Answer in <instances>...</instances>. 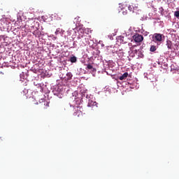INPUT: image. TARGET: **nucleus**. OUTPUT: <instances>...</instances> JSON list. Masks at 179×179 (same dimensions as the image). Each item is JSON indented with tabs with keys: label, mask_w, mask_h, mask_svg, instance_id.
Segmentation results:
<instances>
[{
	"label": "nucleus",
	"mask_w": 179,
	"mask_h": 179,
	"mask_svg": "<svg viewBox=\"0 0 179 179\" xmlns=\"http://www.w3.org/2000/svg\"><path fill=\"white\" fill-rule=\"evenodd\" d=\"M163 38H164V34L155 33L152 36V41L157 45H160L163 42Z\"/></svg>",
	"instance_id": "obj_1"
},
{
	"label": "nucleus",
	"mask_w": 179,
	"mask_h": 179,
	"mask_svg": "<svg viewBox=\"0 0 179 179\" xmlns=\"http://www.w3.org/2000/svg\"><path fill=\"white\" fill-rule=\"evenodd\" d=\"M129 10L132 12V13H136V15H139L141 13V9H139L138 5L132 3L128 7Z\"/></svg>",
	"instance_id": "obj_2"
},
{
	"label": "nucleus",
	"mask_w": 179,
	"mask_h": 179,
	"mask_svg": "<svg viewBox=\"0 0 179 179\" xmlns=\"http://www.w3.org/2000/svg\"><path fill=\"white\" fill-rule=\"evenodd\" d=\"M133 38L136 43H142V41H143V36L139 34H136L133 36Z\"/></svg>",
	"instance_id": "obj_3"
},
{
	"label": "nucleus",
	"mask_w": 179,
	"mask_h": 179,
	"mask_svg": "<svg viewBox=\"0 0 179 179\" xmlns=\"http://www.w3.org/2000/svg\"><path fill=\"white\" fill-rule=\"evenodd\" d=\"M98 104H99V103H97V102H96V101H92V100H89L87 106H88V107H92V108H97Z\"/></svg>",
	"instance_id": "obj_4"
},
{
	"label": "nucleus",
	"mask_w": 179,
	"mask_h": 179,
	"mask_svg": "<svg viewBox=\"0 0 179 179\" xmlns=\"http://www.w3.org/2000/svg\"><path fill=\"white\" fill-rule=\"evenodd\" d=\"M166 45L167 46L168 50H172L173 48V42L171 41H166Z\"/></svg>",
	"instance_id": "obj_5"
},
{
	"label": "nucleus",
	"mask_w": 179,
	"mask_h": 179,
	"mask_svg": "<svg viewBox=\"0 0 179 179\" xmlns=\"http://www.w3.org/2000/svg\"><path fill=\"white\" fill-rule=\"evenodd\" d=\"M128 78V73L125 72L123 75L120 76L119 77L120 80H124V79H127Z\"/></svg>",
	"instance_id": "obj_6"
},
{
	"label": "nucleus",
	"mask_w": 179,
	"mask_h": 179,
	"mask_svg": "<svg viewBox=\"0 0 179 179\" xmlns=\"http://www.w3.org/2000/svg\"><path fill=\"white\" fill-rule=\"evenodd\" d=\"M75 111H76L77 113H83V108L80 107V106H77L74 108Z\"/></svg>",
	"instance_id": "obj_7"
},
{
	"label": "nucleus",
	"mask_w": 179,
	"mask_h": 179,
	"mask_svg": "<svg viewBox=\"0 0 179 179\" xmlns=\"http://www.w3.org/2000/svg\"><path fill=\"white\" fill-rule=\"evenodd\" d=\"M157 50V48H156V46H155V45L150 46V51L151 52H155V51H156Z\"/></svg>",
	"instance_id": "obj_8"
},
{
	"label": "nucleus",
	"mask_w": 179,
	"mask_h": 179,
	"mask_svg": "<svg viewBox=\"0 0 179 179\" xmlns=\"http://www.w3.org/2000/svg\"><path fill=\"white\" fill-rule=\"evenodd\" d=\"M70 61H71V62H72V63L76 62V61H77L76 57H75V56L71 57L70 58Z\"/></svg>",
	"instance_id": "obj_9"
},
{
	"label": "nucleus",
	"mask_w": 179,
	"mask_h": 179,
	"mask_svg": "<svg viewBox=\"0 0 179 179\" xmlns=\"http://www.w3.org/2000/svg\"><path fill=\"white\" fill-rule=\"evenodd\" d=\"M174 16H176L177 19H179V11H175Z\"/></svg>",
	"instance_id": "obj_10"
},
{
	"label": "nucleus",
	"mask_w": 179,
	"mask_h": 179,
	"mask_svg": "<svg viewBox=\"0 0 179 179\" xmlns=\"http://www.w3.org/2000/svg\"><path fill=\"white\" fill-rule=\"evenodd\" d=\"M87 69H93V66H92V64H87Z\"/></svg>",
	"instance_id": "obj_11"
},
{
	"label": "nucleus",
	"mask_w": 179,
	"mask_h": 179,
	"mask_svg": "<svg viewBox=\"0 0 179 179\" xmlns=\"http://www.w3.org/2000/svg\"><path fill=\"white\" fill-rule=\"evenodd\" d=\"M66 75H67L69 79H72V73H68Z\"/></svg>",
	"instance_id": "obj_12"
},
{
	"label": "nucleus",
	"mask_w": 179,
	"mask_h": 179,
	"mask_svg": "<svg viewBox=\"0 0 179 179\" xmlns=\"http://www.w3.org/2000/svg\"><path fill=\"white\" fill-rule=\"evenodd\" d=\"M46 106H47L48 107H49V106H50V103L46 102Z\"/></svg>",
	"instance_id": "obj_13"
},
{
	"label": "nucleus",
	"mask_w": 179,
	"mask_h": 179,
	"mask_svg": "<svg viewBox=\"0 0 179 179\" xmlns=\"http://www.w3.org/2000/svg\"><path fill=\"white\" fill-rule=\"evenodd\" d=\"M33 34H34V36H36V31H34Z\"/></svg>",
	"instance_id": "obj_14"
},
{
	"label": "nucleus",
	"mask_w": 179,
	"mask_h": 179,
	"mask_svg": "<svg viewBox=\"0 0 179 179\" xmlns=\"http://www.w3.org/2000/svg\"><path fill=\"white\" fill-rule=\"evenodd\" d=\"M121 40H122V38H124V36H120Z\"/></svg>",
	"instance_id": "obj_15"
},
{
	"label": "nucleus",
	"mask_w": 179,
	"mask_h": 179,
	"mask_svg": "<svg viewBox=\"0 0 179 179\" xmlns=\"http://www.w3.org/2000/svg\"><path fill=\"white\" fill-rule=\"evenodd\" d=\"M42 101H44V99H42Z\"/></svg>",
	"instance_id": "obj_16"
},
{
	"label": "nucleus",
	"mask_w": 179,
	"mask_h": 179,
	"mask_svg": "<svg viewBox=\"0 0 179 179\" xmlns=\"http://www.w3.org/2000/svg\"><path fill=\"white\" fill-rule=\"evenodd\" d=\"M44 105L45 106V102H44Z\"/></svg>",
	"instance_id": "obj_17"
}]
</instances>
